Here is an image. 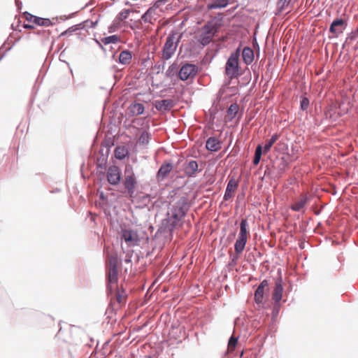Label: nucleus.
<instances>
[{
  "label": "nucleus",
  "instance_id": "nucleus-29",
  "mask_svg": "<svg viewBox=\"0 0 358 358\" xmlns=\"http://www.w3.org/2000/svg\"><path fill=\"white\" fill-rule=\"evenodd\" d=\"M150 138V134L148 131H143L138 137V143L141 145H146L148 143Z\"/></svg>",
  "mask_w": 358,
  "mask_h": 358
},
{
  "label": "nucleus",
  "instance_id": "nucleus-36",
  "mask_svg": "<svg viewBox=\"0 0 358 358\" xmlns=\"http://www.w3.org/2000/svg\"><path fill=\"white\" fill-rule=\"evenodd\" d=\"M308 105H309V100L306 97L303 98L301 101V109H303V110L307 109L308 107Z\"/></svg>",
  "mask_w": 358,
  "mask_h": 358
},
{
  "label": "nucleus",
  "instance_id": "nucleus-41",
  "mask_svg": "<svg viewBox=\"0 0 358 358\" xmlns=\"http://www.w3.org/2000/svg\"><path fill=\"white\" fill-rule=\"evenodd\" d=\"M357 33L358 34V27H357Z\"/></svg>",
  "mask_w": 358,
  "mask_h": 358
},
{
  "label": "nucleus",
  "instance_id": "nucleus-1",
  "mask_svg": "<svg viewBox=\"0 0 358 358\" xmlns=\"http://www.w3.org/2000/svg\"><path fill=\"white\" fill-rule=\"evenodd\" d=\"M240 56V49L238 48L235 52H232L225 65V74L229 79L237 78L239 75V63L238 59Z\"/></svg>",
  "mask_w": 358,
  "mask_h": 358
},
{
  "label": "nucleus",
  "instance_id": "nucleus-9",
  "mask_svg": "<svg viewBox=\"0 0 358 358\" xmlns=\"http://www.w3.org/2000/svg\"><path fill=\"white\" fill-rule=\"evenodd\" d=\"M248 236L249 233L246 229V225H240L238 238L236 239L235 243V252L236 254L239 255L245 250V243Z\"/></svg>",
  "mask_w": 358,
  "mask_h": 358
},
{
  "label": "nucleus",
  "instance_id": "nucleus-10",
  "mask_svg": "<svg viewBox=\"0 0 358 358\" xmlns=\"http://www.w3.org/2000/svg\"><path fill=\"white\" fill-rule=\"evenodd\" d=\"M122 238L128 245H135L138 241V235L136 231L128 227V225H124L122 228Z\"/></svg>",
  "mask_w": 358,
  "mask_h": 358
},
{
  "label": "nucleus",
  "instance_id": "nucleus-4",
  "mask_svg": "<svg viewBox=\"0 0 358 358\" xmlns=\"http://www.w3.org/2000/svg\"><path fill=\"white\" fill-rule=\"evenodd\" d=\"M136 185V178L133 166L130 164H128L126 166L124 169V185L130 196H132L134 193Z\"/></svg>",
  "mask_w": 358,
  "mask_h": 358
},
{
  "label": "nucleus",
  "instance_id": "nucleus-12",
  "mask_svg": "<svg viewBox=\"0 0 358 358\" xmlns=\"http://www.w3.org/2000/svg\"><path fill=\"white\" fill-rule=\"evenodd\" d=\"M346 27V22L344 20L338 18L334 20L330 26L329 31L332 33L335 37L343 33Z\"/></svg>",
  "mask_w": 358,
  "mask_h": 358
},
{
  "label": "nucleus",
  "instance_id": "nucleus-42",
  "mask_svg": "<svg viewBox=\"0 0 358 358\" xmlns=\"http://www.w3.org/2000/svg\"><path fill=\"white\" fill-rule=\"evenodd\" d=\"M16 3H18V0H15Z\"/></svg>",
  "mask_w": 358,
  "mask_h": 358
},
{
  "label": "nucleus",
  "instance_id": "nucleus-14",
  "mask_svg": "<svg viewBox=\"0 0 358 358\" xmlns=\"http://www.w3.org/2000/svg\"><path fill=\"white\" fill-rule=\"evenodd\" d=\"M269 283L266 280L261 282L257 290L255 292V301L257 303H261L264 299V291L268 289Z\"/></svg>",
  "mask_w": 358,
  "mask_h": 358
},
{
  "label": "nucleus",
  "instance_id": "nucleus-20",
  "mask_svg": "<svg viewBox=\"0 0 358 358\" xmlns=\"http://www.w3.org/2000/svg\"><path fill=\"white\" fill-rule=\"evenodd\" d=\"M155 107L159 110H168L173 107V101L170 99H163L155 103Z\"/></svg>",
  "mask_w": 358,
  "mask_h": 358
},
{
  "label": "nucleus",
  "instance_id": "nucleus-18",
  "mask_svg": "<svg viewBox=\"0 0 358 358\" xmlns=\"http://www.w3.org/2000/svg\"><path fill=\"white\" fill-rule=\"evenodd\" d=\"M206 148L208 150L216 152L221 148V143L216 137H210L206 143Z\"/></svg>",
  "mask_w": 358,
  "mask_h": 358
},
{
  "label": "nucleus",
  "instance_id": "nucleus-15",
  "mask_svg": "<svg viewBox=\"0 0 358 358\" xmlns=\"http://www.w3.org/2000/svg\"><path fill=\"white\" fill-rule=\"evenodd\" d=\"M238 182L234 178H231L227 184L226 191L224 195V199L227 201L234 196L238 187Z\"/></svg>",
  "mask_w": 358,
  "mask_h": 358
},
{
  "label": "nucleus",
  "instance_id": "nucleus-16",
  "mask_svg": "<svg viewBox=\"0 0 358 358\" xmlns=\"http://www.w3.org/2000/svg\"><path fill=\"white\" fill-rule=\"evenodd\" d=\"M282 278H278L275 281V285H274L273 292V300L275 303H278L282 297Z\"/></svg>",
  "mask_w": 358,
  "mask_h": 358
},
{
  "label": "nucleus",
  "instance_id": "nucleus-21",
  "mask_svg": "<svg viewBox=\"0 0 358 358\" xmlns=\"http://www.w3.org/2000/svg\"><path fill=\"white\" fill-rule=\"evenodd\" d=\"M229 4V0H210L208 3V10L217 9L226 7Z\"/></svg>",
  "mask_w": 358,
  "mask_h": 358
},
{
  "label": "nucleus",
  "instance_id": "nucleus-23",
  "mask_svg": "<svg viewBox=\"0 0 358 358\" xmlns=\"http://www.w3.org/2000/svg\"><path fill=\"white\" fill-rule=\"evenodd\" d=\"M198 171V164L194 160L189 162L185 169V173L187 176H193Z\"/></svg>",
  "mask_w": 358,
  "mask_h": 358
},
{
  "label": "nucleus",
  "instance_id": "nucleus-24",
  "mask_svg": "<svg viewBox=\"0 0 358 358\" xmlns=\"http://www.w3.org/2000/svg\"><path fill=\"white\" fill-rule=\"evenodd\" d=\"M144 109V106L140 103L131 104L129 107V110L132 115H139L143 114Z\"/></svg>",
  "mask_w": 358,
  "mask_h": 358
},
{
  "label": "nucleus",
  "instance_id": "nucleus-11",
  "mask_svg": "<svg viewBox=\"0 0 358 358\" xmlns=\"http://www.w3.org/2000/svg\"><path fill=\"white\" fill-rule=\"evenodd\" d=\"M107 180L113 185L119 184L122 178V172L120 169L115 166H110L107 170Z\"/></svg>",
  "mask_w": 358,
  "mask_h": 358
},
{
  "label": "nucleus",
  "instance_id": "nucleus-40",
  "mask_svg": "<svg viewBox=\"0 0 358 358\" xmlns=\"http://www.w3.org/2000/svg\"><path fill=\"white\" fill-rule=\"evenodd\" d=\"M66 33H67V31L63 32V33H62V35H64V34H66Z\"/></svg>",
  "mask_w": 358,
  "mask_h": 358
},
{
  "label": "nucleus",
  "instance_id": "nucleus-19",
  "mask_svg": "<svg viewBox=\"0 0 358 358\" xmlns=\"http://www.w3.org/2000/svg\"><path fill=\"white\" fill-rule=\"evenodd\" d=\"M173 166L171 164H162L157 172L158 180H164L167 175L172 171Z\"/></svg>",
  "mask_w": 358,
  "mask_h": 358
},
{
  "label": "nucleus",
  "instance_id": "nucleus-8",
  "mask_svg": "<svg viewBox=\"0 0 358 358\" xmlns=\"http://www.w3.org/2000/svg\"><path fill=\"white\" fill-rule=\"evenodd\" d=\"M176 34H170L164 44L162 52V58L164 59H170L176 52L177 43L175 42Z\"/></svg>",
  "mask_w": 358,
  "mask_h": 358
},
{
  "label": "nucleus",
  "instance_id": "nucleus-5",
  "mask_svg": "<svg viewBox=\"0 0 358 358\" xmlns=\"http://www.w3.org/2000/svg\"><path fill=\"white\" fill-rule=\"evenodd\" d=\"M24 18L31 24H24V29H34V25L42 27H50L52 22L48 18L39 17L30 14L28 12H24Z\"/></svg>",
  "mask_w": 358,
  "mask_h": 358
},
{
  "label": "nucleus",
  "instance_id": "nucleus-13",
  "mask_svg": "<svg viewBox=\"0 0 358 358\" xmlns=\"http://www.w3.org/2000/svg\"><path fill=\"white\" fill-rule=\"evenodd\" d=\"M112 292H115V296L112 297V300L115 299L116 303H117L120 306L124 305L127 300V294L125 290H124L122 287L120 288L115 285L113 286ZM108 293L112 294L113 292H110L108 291Z\"/></svg>",
  "mask_w": 358,
  "mask_h": 358
},
{
  "label": "nucleus",
  "instance_id": "nucleus-26",
  "mask_svg": "<svg viewBox=\"0 0 358 358\" xmlns=\"http://www.w3.org/2000/svg\"><path fill=\"white\" fill-rule=\"evenodd\" d=\"M129 155L127 148L124 146H117L115 149V156L118 159H123Z\"/></svg>",
  "mask_w": 358,
  "mask_h": 358
},
{
  "label": "nucleus",
  "instance_id": "nucleus-30",
  "mask_svg": "<svg viewBox=\"0 0 358 358\" xmlns=\"http://www.w3.org/2000/svg\"><path fill=\"white\" fill-rule=\"evenodd\" d=\"M262 154V147L259 145L255 150V157L253 159L254 165H257L259 163Z\"/></svg>",
  "mask_w": 358,
  "mask_h": 358
},
{
  "label": "nucleus",
  "instance_id": "nucleus-27",
  "mask_svg": "<svg viewBox=\"0 0 358 358\" xmlns=\"http://www.w3.org/2000/svg\"><path fill=\"white\" fill-rule=\"evenodd\" d=\"M279 135L277 134H273L271 138L266 141V143L264 146V152L267 153L269 152L271 148L273 145L278 140Z\"/></svg>",
  "mask_w": 358,
  "mask_h": 358
},
{
  "label": "nucleus",
  "instance_id": "nucleus-34",
  "mask_svg": "<svg viewBox=\"0 0 358 358\" xmlns=\"http://www.w3.org/2000/svg\"><path fill=\"white\" fill-rule=\"evenodd\" d=\"M121 27V24L116 22L115 20H113L112 24L108 27L109 33H113L116 31Z\"/></svg>",
  "mask_w": 358,
  "mask_h": 358
},
{
  "label": "nucleus",
  "instance_id": "nucleus-37",
  "mask_svg": "<svg viewBox=\"0 0 358 358\" xmlns=\"http://www.w3.org/2000/svg\"><path fill=\"white\" fill-rule=\"evenodd\" d=\"M290 1L291 0H280L279 4H280L281 9L287 7L289 4Z\"/></svg>",
  "mask_w": 358,
  "mask_h": 358
},
{
  "label": "nucleus",
  "instance_id": "nucleus-2",
  "mask_svg": "<svg viewBox=\"0 0 358 358\" xmlns=\"http://www.w3.org/2000/svg\"><path fill=\"white\" fill-rule=\"evenodd\" d=\"M189 208L188 199L186 196H182L177 202L172 211V217L174 219L173 223L176 222H189V220H182Z\"/></svg>",
  "mask_w": 358,
  "mask_h": 358
},
{
  "label": "nucleus",
  "instance_id": "nucleus-35",
  "mask_svg": "<svg viewBox=\"0 0 358 358\" xmlns=\"http://www.w3.org/2000/svg\"><path fill=\"white\" fill-rule=\"evenodd\" d=\"M141 20L144 22H151V17H150V10H148L146 13H145L142 15Z\"/></svg>",
  "mask_w": 358,
  "mask_h": 358
},
{
  "label": "nucleus",
  "instance_id": "nucleus-39",
  "mask_svg": "<svg viewBox=\"0 0 358 358\" xmlns=\"http://www.w3.org/2000/svg\"><path fill=\"white\" fill-rule=\"evenodd\" d=\"M241 224H245V220H243Z\"/></svg>",
  "mask_w": 358,
  "mask_h": 358
},
{
  "label": "nucleus",
  "instance_id": "nucleus-28",
  "mask_svg": "<svg viewBox=\"0 0 358 358\" xmlns=\"http://www.w3.org/2000/svg\"><path fill=\"white\" fill-rule=\"evenodd\" d=\"M131 10L129 9H124L115 17L116 22L121 24L122 21L127 19Z\"/></svg>",
  "mask_w": 358,
  "mask_h": 358
},
{
  "label": "nucleus",
  "instance_id": "nucleus-32",
  "mask_svg": "<svg viewBox=\"0 0 358 358\" xmlns=\"http://www.w3.org/2000/svg\"><path fill=\"white\" fill-rule=\"evenodd\" d=\"M236 344H237V338L234 336H231V338H229V345H227V350H229V352H231L234 350V349L236 348Z\"/></svg>",
  "mask_w": 358,
  "mask_h": 358
},
{
  "label": "nucleus",
  "instance_id": "nucleus-38",
  "mask_svg": "<svg viewBox=\"0 0 358 358\" xmlns=\"http://www.w3.org/2000/svg\"><path fill=\"white\" fill-rule=\"evenodd\" d=\"M43 32H44V34H45L47 36H49V35H50V31H44Z\"/></svg>",
  "mask_w": 358,
  "mask_h": 358
},
{
  "label": "nucleus",
  "instance_id": "nucleus-31",
  "mask_svg": "<svg viewBox=\"0 0 358 358\" xmlns=\"http://www.w3.org/2000/svg\"><path fill=\"white\" fill-rule=\"evenodd\" d=\"M119 41H120V38L117 35L110 36L106 37V38L102 39V42L105 45H108V44H110V43H116Z\"/></svg>",
  "mask_w": 358,
  "mask_h": 358
},
{
  "label": "nucleus",
  "instance_id": "nucleus-25",
  "mask_svg": "<svg viewBox=\"0 0 358 358\" xmlns=\"http://www.w3.org/2000/svg\"><path fill=\"white\" fill-rule=\"evenodd\" d=\"M131 53L128 50H124L119 55V62L122 64H129L131 62Z\"/></svg>",
  "mask_w": 358,
  "mask_h": 358
},
{
  "label": "nucleus",
  "instance_id": "nucleus-33",
  "mask_svg": "<svg viewBox=\"0 0 358 358\" xmlns=\"http://www.w3.org/2000/svg\"><path fill=\"white\" fill-rule=\"evenodd\" d=\"M238 106L236 103L231 104L228 109L229 115H230L231 117H235L238 113Z\"/></svg>",
  "mask_w": 358,
  "mask_h": 358
},
{
  "label": "nucleus",
  "instance_id": "nucleus-3",
  "mask_svg": "<svg viewBox=\"0 0 358 358\" xmlns=\"http://www.w3.org/2000/svg\"><path fill=\"white\" fill-rule=\"evenodd\" d=\"M217 31V27L215 23L213 22H208L201 29L199 41L203 45L208 44L213 40V38L215 36Z\"/></svg>",
  "mask_w": 358,
  "mask_h": 358
},
{
  "label": "nucleus",
  "instance_id": "nucleus-17",
  "mask_svg": "<svg viewBox=\"0 0 358 358\" xmlns=\"http://www.w3.org/2000/svg\"><path fill=\"white\" fill-rule=\"evenodd\" d=\"M308 201V197L306 195H300V196L296 199L291 206V209L294 211L302 210Z\"/></svg>",
  "mask_w": 358,
  "mask_h": 358
},
{
  "label": "nucleus",
  "instance_id": "nucleus-6",
  "mask_svg": "<svg viewBox=\"0 0 358 358\" xmlns=\"http://www.w3.org/2000/svg\"><path fill=\"white\" fill-rule=\"evenodd\" d=\"M118 280V261L116 258L110 259L108 268V285L107 290L110 292L113 291V286H117L116 282Z\"/></svg>",
  "mask_w": 358,
  "mask_h": 358
},
{
  "label": "nucleus",
  "instance_id": "nucleus-7",
  "mask_svg": "<svg viewBox=\"0 0 358 358\" xmlns=\"http://www.w3.org/2000/svg\"><path fill=\"white\" fill-rule=\"evenodd\" d=\"M197 73L198 67L196 65L186 63L181 66L178 72V77L183 81L192 80L196 76Z\"/></svg>",
  "mask_w": 358,
  "mask_h": 358
},
{
  "label": "nucleus",
  "instance_id": "nucleus-22",
  "mask_svg": "<svg viewBox=\"0 0 358 358\" xmlns=\"http://www.w3.org/2000/svg\"><path fill=\"white\" fill-rule=\"evenodd\" d=\"M242 57L245 64H251L254 59L253 50L249 47H245L242 52Z\"/></svg>",
  "mask_w": 358,
  "mask_h": 358
}]
</instances>
